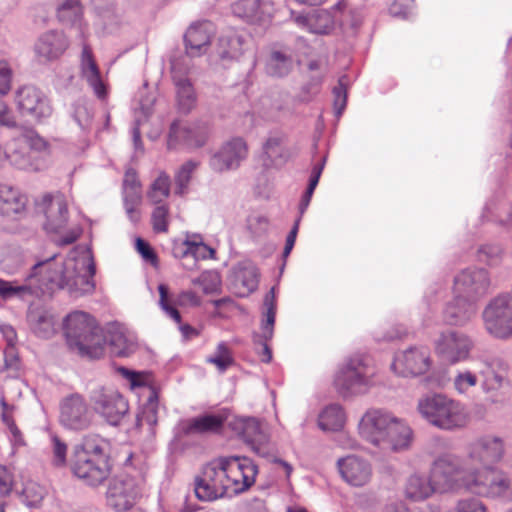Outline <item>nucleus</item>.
Returning a JSON list of instances; mask_svg holds the SVG:
<instances>
[{
  "label": "nucleus",
  "mask_w": 512,
  "mask_h": 512,
  "mask_svg": "<svg viewBox=\"0 0 512 512\" xmlns=\"http://www.w3.org/2000/svg\"><path fill=\"white\" fill-rule=\"evenodd\" d=\"M359 434L368 443L392 452L407 450L413 431L402 419L383 409H369L359 422Z\"/></svg>",
  "instance_id": "f257e3e1"
},
{
  "label": "nucleus",
  "mask_w": 512,
  "mask_h": 512,
  "mask_svg": "<svg viewBox=\"0 0 512 512\" xmlns=\"http://www.w3.org/2000/svg\"><path fill=\"white\" fill-rule=\"evenodd\" d=\"M106 441L96 434L83 437L73 448L70 467L74 476L84 484L97 487L111 474V466L105 455Z\"/></svg>",
  "instance_id": "f03ea898"
},
{
  "label": "nucleus",
  "mask_w": 512,
  "mask_h": 512,
  "mask_svg": "<svg viewBox=\"0 0 512 512\" xmlns=\"http://www.w3.org/2000/svg\"><path fill=\"white\" fill-rule=\"evenodd\" d=\"M64 334L69 349L80 357L95 360L104 356L105 334L90 314L83 311L68 314L64 320Z\"/></svg>",
  "instance_id": "7ed1b4c3"
},
{
  "label": "nucleus",
  "mask_w": 512,
  "mask_h": 512,
  "mask_svg": "<svg viewBox=\"0 0 512 512\" xmlns=\"http://www.w3.org/2000/svg\"><path fill=\"white\" fill-rule=\"evenodd\" d=\"M417 411L430 425L444 431L464 428L469 415L459 401L443 394L427 395L418 400Z\"/></svg>",
  "instance_id": "20e7f679"
},
{
  "label": "nucleus",
  "mask_w": 512,
  "mask_h": 512,
  "mask_svg": "<svg viewBox=\"0 0 512 512\" xmlns=\"http://www.w3.org/2000/svg\"><path fill=\"white\" fill-rule=\"evenodd\" d=\"M47 265H49V260L36 262L22 284L0 278V297L5 301L11 299L29 301L44 295H51L53 285L61 283L62 280L58 272H51L50 275H47Z\"/></svg>",
  "instance_id": "39448f33"
},
{
  "label": "nucleus",
  "mask_w": 512,
  "mask_h": 512,
  "mask_svg": "<svg viewBox=\"0 0 512 512\" xmlns=\"http://www.w3.org/2000/svg\"><path fill=\"white\" fill-rule=\"evenodd\" d=\"M474 467L468 459L452 453H444L434 459L430 477L437 491L445 493L459 488L468 490Z\"/></svg>",
  "instance_id": "423d86ee"
},
{
  "label": "nucleus",
  "mask_w": 512,
  "mask_h": 512,
  "mask_svg": "<svg viewBox=\"0 0 512 512\" xmlns=\"http://www.w3.org/2000/svg\"><path fill=\"white\" fill-rule=\"evenodd\" d=\"M56 254L51 255L46 260H49L47 265L46 274L50 275L51 272H58L61 276V283L53 285V291L68 287L70 292L75 296H81L94 291V275L96 272L95 263L92 257H86L80 260H68L64 267L53 262Z\"/></svg>",
  "instance_id": "0eeeda50"
},
{
  "label": "nucleus",
  "mask_w": 512,
  "mask_h": 512,
  "mask_svg": "<svg viewBox=\"0 0 512 512\" xmlns=\"http://www.w3.org/2000/svg\"><path fill=\"white\" fill-rule=\"evenodd\" d=\"M375 370L363 357H351L337 369L333 385L343 398L366 394L374 385Z\"/></svg>",
  "instance_id": "6e6552de"
},
{
  "label": "nucleus",
  "mask_w": 512,
  "mask_h": 512,
  "mask_svg": "<svg viewBox=\"0 0 512 512\" xmlns=\"http://www.w3.org/2000/svg\"><path fill=\"white\" fill-rule=\"evenodd\" d=\"M486 332L500 340L512 338V296L500 294L490 300L482 313Z\"/></svg>",
  "instance_id": "1a4fd4ad"
},
{
  "label": "nucleus",
  "mask_w": 512,
  "mask_h": 512,
  "mask_svg": "<svg viewBox=\"0 0 512 512\" xmlns=\"http://www.w3.org/2000/svg\"><path fill=\"white\" fill-rule=\"evenodd\" d=\"M471 493L487 498H512V482L508 475L491 467H474L468 488Z\"/></svg>",
  "instance_id": "9d476101"
},
{
  "label": "nucleus",
  "mask_w": 512,
  "mask_h": 512,
  "mask_svg": "<svg viewBox=\"0 0 512 512\" xmlns=\"http://www.w3.org/2000/svg\"><path fill=\"white\" fill-rule=\"evenodd\" d=\"M227 474L222 465V458L206 464L194 480V492L201 501H215L228 497Z\"/></svg>",
  "instance_id": "9b49d317"
},
{
  "label": "nucleus",
  "mask_w": 512,
  "mask_h": 512,
  "mask_svg": "<svg viewBox=\"0 0 512 512\" xmlns=\"http://www.w3.org/2000/svg\"><path fill=\"white\" fill-rule=\"evenodd\" d=\"M94 412L107 424L119 426L129 412L128 401L116 390L99 388L90 395Z\"/></svg>",
  "instance_id": "f8f14e48"
},
{
  "label": "nucleus",
  "mask_w": 512,
  "mask_h": 512,
  "mask_svg": "<svg viewBox=\"0 0 512 512\" xmlns=\"http://www.w3.org/2000/svg\"><path fill=\"white\" fill-rule=\"evenodd\" d=\"M222 465L227 474L228 497L242 493L254 484L258 469L248 457H222Z\"/></svg>",
  "instance_id": "ddd939ff"
},
{
  "label": "nucleus",
  "mask_w": 512,
  "mask_h": 512,
  "mask_svg": "<svg viewBox=\"0 0 512 512\" xmlns=\"http://www.w3.org/2000/svg\"><path fill=\"white\" fill-rule=\"evenodd\" d=\"M231 416L227 408L213 413H204L196 417L180 420L175 427V436L179 439L197 435L220 433Z\"/></svg>",
  "instance_id": "4468645a"
},
{
  "label": "nucleus",
  "mask_w": 512,
  "mask_h": 512,
  "mask_svg": "<svg viewBox=\"0 0 512 512\" xmlns=\"http://www.w3.org/2000/svg\"><path fill=\"white\" fill-rule=\"evenodd\" d=\"M18 112L25 117L41 121L51 116L52 106L45 93L34 85H23L15 91Z\"/></svg>",
  "instance_id": "2eb2a0df"
},
{
  "label": "nucleus",
  "mask_w": 512,
  "mask_h": 512,
  "mask_svg": "<svg viewBox=\"0 0 512 512\" xmlns=\"http://www.w3.org/2000/svg\"><path fill=\"white\" fill-rule=\"evenodd\" d=\"M489 272L484 268L463 269L454 278L453 293L462 295L475 303L484 297L490 289Z\"/></svg>",
  "instance_id": "dca6fc26"
},
{
  "label": "nucleus",
  "mask_w": 512,
  "mask_h": 512,
  "mask_svg": "<svg viewBox=\"0 0 512 512\" xmlns=\"http://www.w3.org/2000/svg\"><path fill=\"white\" fill-rule=\"evenodd\" d=\"M508 363L502 358H492L485 362V368L481 371V387L486 394V402L499 404L504 401L501 389L508 384Z\"/></svg>",
  "instance_id": "f3484780"
},
{
  "label": "nucleus",
  "mask_w": 512,
  "mask_h": 512,
  "mask_svg": "<svg viewBox=\"0 0 512 512\" xmlns=\"http://www.w3.org/2000/svg\"><path fill=\"white\" fill-rule=\"evenodd\" d=\"M93 415L83 396L71 394L60 403L59 421L69 430L82 431L91 425Z\"/></svg>",
  "instance_id": "a211bd4d"
},
{
  "label": "nucleus",
  "mask_w": 512,
  "mask_h": 512,
  "mask_svg": "<svg viewBox=\"0 0 512 512\" xmlns=\"http://www.w3.org/2000/svg\"><path fill=\"white\" fill-rule=\"evenodd\" d=\"M210 134L207 122L193 123L173 122L168 135V147L176 148L183 145L187 148H199L205 145Z\"/></svg>",
  "instance_id": "6ab92c4d"
},
{
  "label": "nucleus",
  "mask_w": 512,
  "mask_h": 512,
  "mask_svg": "<svg viewBox=\"0 0 512 512\" xmlns=\"http://www.w3.org/2000/svg\"><path fill=\"white\" fill-rule=\"evenodd\" d=\"M140 489L134 478L121 475L112 478L106 491L107 504L117 512L129 510L135 503Z\"/></svg>",
  "instance_id": "aec40b11"
},
{
  "label": "nucleus",
  "mask_w": 512,
  "mask_h": 512,
  "mask_svg": "<svg viewBox=\"0 0 512 512\" xmlns=\"http://www.w3.org/2000/svg\"><path fill=\"white\" fill-rule=\"evenodd\" d=\"M248 152L247 142L242 137H233L212 155L209 165L215 172L235 170L248 157Z\"/></svg>",
  "instance_id": "412c9836"
},
{
  "label": "nucleus",
  "mask_w": 512,
  "mask_h": 512,
  "mask_svg": "<svg viewBox=\"0 0 512 512\" xmlns=\"http://www.w3.org/2000/svg\"><path fill=\"white\" fill-rule=\"evenodd\" d=\"M503 455V440L498 436L484 435L469 444L467 459L471 465L479 464L488 468L499 462Z\"/></svg>",
  "instance_id": "4be33fe9"
},
{
  "label": "nucleus",
  "mask_w": 512,
  "mask_h": 512,
  "mask_svg": "<svg viewBox=\"0 0 512 512\" xmlns=\"http://www.w3.org/2000/svg\"><path fill=\"white\" fill-rule=\"evenodd\" d=\"M473 343L464 333L449 330L440 334L435 341V350L444 360L455 364L469 357Z\"/></svg>",
  "instance_id": "5701e85b"
},
{
  "label": "nucleus",
  "mask_w": 512,
  "mask_h": 512,
  "mask_svg": "<svg viewBox=\"0 0 512 512\" xmlns=\"http://www.w3.org/2000/svg\"><path fill=\"white\" fill-rule=\"evenodd\" d=\"M430 365V352L427 347H410L395 356L392 369L404 377L418 376L426 373Z\"/></svg>",
  "instance_id": "b1692460"
},
{
  "label": "nucleus",
  "mask_w": 512,
  "mask_h": 512,
  "mask_svg": "<svg viewBox=\"0 0 512 512\" xmlns=\"http://www.w3.org/2000/svg\"><path fill=\"white\" fill-rule=\"evenodd\" d=\"M264 306L266 308L265 319L261 324V333L254 334V344L258 346L257 353L262 362L269 363L272 359V351L268 345L274 334L276 316L275 288L272 287L265 295Z\"/></svg>",
  "instance_id": "393cba45"
},
{
  "label": "nucleus",
  "mask_w": 512,
  "mask_h": 512,
  "mask_svg": "<svg viewBox=\"0 0 512 512\" xmlns=\"http://www.w3.org/2000/svg\"><path fill=\"white\" fill-rule=\"evenodd\" d=\"M38 209L44 213L46 222L45 230L49 232H58L62 229L68 220V208L65 199L61 195L52 196L46 194L38 203Z\"/></svg>",
  "instance_id": "a878e982"
},
{
  "label": "nucleus",
  "mask_w": 512,
  "mask_h": 512,
  "mask_svg": "<svg viewBox=\"0 0 512 512\" xmlns=\"http://www.w3.org/2000/svg\"><path fill=\"white\" fill-rule=\"evenodd\" d=\"M69 47L65 34L50 30L39 36L34 44V52L40 61H54L61 57Z\"/></svg>",
  "instance_id": "bb28decb"
},
{
  "label": "nucleus",
  "mask_w": 512,
  "mask_h": 512,
  "mask_svg": "<svg viewBox=\"0 0 512 512\" xmlns=\"http://www.w3.org/2000/svg\"><path fill=\"white\" fill-rule=\"evenodd\" d=\"M214 33V25L209 21L193 23L184 35L188 55L196 57L206 53Z\"/></svg>",
  "instance_id": "cd10ccee"
},
{
  "label": "nucleus",
  "mask_w": 512,
  "mask_h": 512,
  "mask_svg": "<svg viewBox=\"0 0 512 512\" xmlns=\"http://www.w3.org/2000/svg\"><path fill=\"white\" fill-rule=\"evenodd\" d=\"M337 464L342 478L352 486H364L371 479V465L364 459L356 456H347L339 459Z\"/></svg>",
  "instance_id": "c85d7f7f"
},
{
  "label": "nucleus",
  "mask_w": 512,
  "mask_h": 512,
  "mask_svg": "<svg viewBox=\"0 0 512 512\" xmlns=\"http://www.w3.org/2000/svg\"><path fill=\"white\" fill-rule=\"evenodd\" d=\"M250 38L247 34L230 29L223 32L217 43V53L223 60H237L248 49Z\"/></svg>",
  "instance_id": "c756f323"
},
{
  "label": "nucleus",
  "mask_w": 512,
  "mask_h": 512,
  "mask_svg": "<svg viewBox=\"0 0 512 512\" xmlns=\"http://www.w3.org/2000/svg\"><path fill=\"white\" fill-rule=\"evenodd\" d=\"M290 157L286 146V136L280 132L268 135L262 144L261 160L267 168L284 165Z\"/></svg>",
  "instance_id": "7c9ffc66"
},
{
  "label": "nucleus",
  "mask_w": 512,
  "mask_h": 512,
  "mask_svg": "<svg viewBox=\"0 0 512 512\" xmlns=\"http://www.w3.org/2000/svg\"><path fill=\"white\" fill-rule=\"evenodd\" d=\"M477 313V303L462 295H455L447 303L443 311V320L446 324L462 326L468 323Z\"/></svg>",
  "instance_id": "2f4dec72"
},
{
  "label": "nucleus",
  "mask_w": 512,
  "mask_h": 512,
  "mask_svg": "<svg viewBox=\"0 0 512 512\" xmlns=\"http://www.w3.org/2000/svg\"><path fill=\"white\" fill-rule=\"evenodd\" d=\"M81 76L86 80L89 87L99 99H104L107 95L106 85L104 84L99 67L93 57L91 48L84 44L80 61Z\"/></svg>",
  "instance_id": "473e14b6"
},
{
  "label": "nucleus",
  "mask_w": 512,
  "mask_h": 512,
  "mask_svg": "<svg viewBox=\"0 0 512 512\" xmlns=\"http://www.w3.org/2000/svg\"><path fill=\"white\" fill-rule=\"evenodd\" d=\"M294 22L302 29L313 34H329L334 29L335 19L332 11L319 9L309 14L293 16Z\"/></svg>",
  "instance_id": "72a5a7b5"
},
{
  "label": "nucleus",
  "mask_w": 512,
  "mask_h": 512,
  "mask_svg": "<svg viewBox=\"0 0 512 512\" xmlns=\"http://www.w3.org/2000/svg\"><path fill=\"white\" fill-rule=\"evenodd\" d=\"M208 253L213 255L214 250L201 241L189 239L175 242L172 248L173 256L187 261V263H183V266L190 270L196 266L198 259H205Z\"/></svg>",
  "instance_id": "f704fd0d"
},
{
  "label": "nucleus",
  "mask_w": 512,
  "mask_h": 512,
  "mask_svg": "<svg viewBox=\"0 0 512 512\" xmlns=\"http://www.w3.org/2000/svg\"><path fill=\"white\" fill-rule=\"evenodd\" d=\"M105 338L114 356L129 357L137 350L135 337L119 325L110 326Z\"/></svg>",
  "instance_id": "c9c22d12"
},
{
  "label": "nucleus",
  "mask_w": 512,
  "mask_h": 512,
  "mask_svg": "<svg viewBox=\"0 0 512 512\" xmlns=\"http://www.w3.org/2000/svg\"><path fill=\"white\" fill-rule=\"evenodd\" d=\"M172 80L176 89V100L182 113H189L196 105V93L190 79L175 66L172 67Z\"/></svg>",
  "instance_id": "e433bc0d"
},
{
  "label": "nucleus",
  "mask_w": 512,
  "mask_h": 512,
  "mask_svg": "<svg viewBox=\"0 0 512 512\" xmlns=\"http://www.w3.org/2000/svg\"><path fill=\"white\" fill-rule=\"evenodd\" d=\"M228 426L249 444H261L266 440L260 423L253 417H233L227 421Z\"/></svg>",
  "instance_id": "4c0bfd02"
},
{
  "label": "nucleus",
  "mask_w": 512,
  "mask_h": 512,
  "mask_svg": "<svg viewBox=\"0 0 512 512\" xmlns=\"http://www.w3.org/2000/svg\"><path fill=\"white\" fill-rule=\"evenodd\" d=\"M434 492H438L436 485L429 479L420 474H412L406 482L405 495L413 501H420L430 497Z\"/></svg>",
  "instance_id": "58836bf2"
},
{
  "label": "nucleus",
  "mask_w": 512,
  "mask_h": 512,
  "mask_svg": "<svg viewBox=\"0 0 512 512\" xmlns=\"http://www.w3.org/2000/svg\"><path fill=\"white\" fill-rule=\"evenodd\" d=\"M26 205V197L17 189L7 186H0V213L11 215L20 213Z\"/></svg>",
  "instance_id": "ea45409f"
},
{
  "label": "nucleus",
  "mask_w": 512,
  "mask_h": 512,
  "mask_svg": "<svg viewBox=\"0 0 512 512\" xmlns=\"http://www.w3.org/2000/svg\"><path fill=\"white\" fill-rule=\"evenodd\" d=\"M335 22L352 28L358 27L363 19L362 10L354 7L349 0H339L331 7Z\"/></svg>",
  "instance_id": "a19ab883"
},
{
  "label": "nucleus",
  "mask_w": 512,
  "mask_h": 512,
  "mask_svg": "<svg viewBox=\"0 0 512 512\" xmlns=\"http://www.w3.org/2000/svg\"><path fill=\"white\" fill-rule=\"evenodd\" d=\"M293 68V59L290 54L273 50L266 60L265 71L269 76L282 78L287 76Z\"/></svg>",
  "instance_id": "79ce46f5"
},
{
  "label": "nucleus",
  "mask_w": 512,
  "mask_h": 512,
  "mask_svg": "<svg viewBox=\"0 0 512 512\" xmlns=\"http://www.w3.org/2000/svg\"><path fill=\"white\" fill-rule=\"evenodd\" d=\"M258 269L254 265L240 266L235 271L234 285L239 288V295L246 296L258 287Z\"/></svg>",
  "instance_id": "37998d69"
},
{
  "label": "nucleus",
  "mask_w": 512,
  "mask_h": 512,
  "mask_svg": "<svg viewBox=\"0 0 512 512\" xmlns=\"http://www.w3.org/2000/svg\"><path fill=\"white\" fill-rule=\"evenodd\" d=\"M345 423V412L339 404H331L323 409L318 425L324 431H338Z\"/></svg>",
  "instance_id": "c03bdc74"
},
{
  "label": "nucleus",
  "mask_w": 512,
  "mask_h": 512,
  "mask_svg": "<svg viewBox=\"0 0 512 512\" xmlns=\"http://www.w3.org/2000/svg\"><path fill=\"white\" fill-rule=\"evenodd\" d=\"M170 186L171 180L169 175L163 171L160 172L147 191V199L153 205L164 203L170 195Z\"/></svg>",
  "instance_id": "a18cd8bd"
},
{
  "label": "nucleus",
  "mask_w": 512,
  "mask_h": 512,
  "mask_svg": "<svg viewBox=\"0 0 512 512\" xmlns=\"http://www.w3.org/2000/svg\"><path fill=\"white\" fill-rule=\"evenodd\" d=\"M263 3L261 0H238L232 5V12L235 16L248 22L260 19Z\"/></svg>",
  "instance_id": "49530a36"
},
{
  "label": "nucleus",
  "mask_w": 512,
  "mask_h": 512,
  "mask_svg": "<svg viewBox=\"0 0 512 512\" xmlns=\"http://www.w3.org/2000/svg\"><path fill=\"white\" fill-rule=\"evenodd\" d=\"M29 321L31 324V328L33 332L41 338H49L55 332V322L52 315L41 312V313H32L29 316Z\"/></svg>",
  "instance_id": "de8ad7c7"
},
{
  "label": "nucleus",
  "mask_w": 512,
  "mask_h": 512,
  "mask_svg": "<svg viewBox=\"0 0 512 512\" xmlns=\"http://www.w3.org/2000/svg\"><path fill=\"white\" fill-rule=\"evenodd\" d=\"M199 163L193 160L185 162L175 174V193L184 195L188 191V186L192 178L193 172L198 167Z\"/></svg>",
  "instance_id": "09e8293b"
},
{
  "label": "nucleus",
  "mask_w": 512,
  "mask_h": 512,
  "mask_svg": "<svg viewBox=\"0 0 512 512\" xmlns=\"http://www.w3.org/2000/svg\"><path fill=\"white\" fill-rule=\"evenodd\" d=\"M504 255V249L500 244H484L477 250L479 261L489 266H497L501 263Z\"/></svg>",
  "instance_id": "8fccbe9b"
},
{
  "label": "nucleus",
  "mask_w": 512,
  "mask_h": 512,
  "mask_svg": "<svg viewBox=\"0 0 512 512\" xmlns=\"http://www.w3.org/2000/svg\"><path fill=\"white\" fill-rule=\"evenodd\" d=\"M477 383V375L470 370H458L453 378V387L458 394H467Z\"/></svg>",
  "instance_id": "3c124183"
},
{
  "label": "nucleus",
  "mask_w": 512,
  "mask_h": 512,
  "mask_svg": "<svg viewBox=\"0 0 512 512\" xmlns=\"http://www.w3.org/2000/svg\"><path fill=\"white\" fill-rule=\"evenodd\" d=\"M93 109L85 101H78L74 105L73 118L82 130H89L92 126Z\"/></svg>",
  "instance_id": "603ef678"
},
{
  "label": "nucleus",
  "mask_w": 512,
  "mask_h": 512,
  "mask_svg": "<svg viewBox=\"0 0 512 512\" xmlns=\"http://www.w3.org/2000/svg\"><path fill=\"white\" fill-rule=\"evenodd\" d=\"M193 283L200 285L205 294H215L221 290V278L216 272H204Z\"/></svg>",
  "instance_id": "864d4df0"
},
{
  "label": "nucleus",
  "mask_w": 512,
  "mask_h": 512,
  "mask_svg": "<svg viewBox=\"0 0 512 512\" xmlns=\"http://www.w3.org/2000/svg\"><path fill=\"white\" fill-rule=\"evenodd\" d=\"M154 231L159 233L167 232L169 224V207L166 203L155 205L151 215Z\"/></svg>",
  "instance_id": "5fc2aeb1"
},
{
  "label": "nucleus",
  "mask_w": 512,
  "mask_h": 512,
  "mask_svg": "<svg viewBox=\"0 0 512 512\" xmlns=\"http://www.w3.org/2000/svg\"><path fill=\"white\" fill-rule=\"evenodd\" d=\"M207 361L214 364L219 371L224 372L233 363L231 352L224 342L218 344L215 354L210 356Z\"/></svg>",
  "instance_id": "6e6d98bb"
},
{
  "label": "nucleus",
  "mask_w": 512,
  "mask_h": 512,
  "mask_svg": "<svg viewBox=\"0 0 512 512\" xmlns=\"http://www.w3.org/2000/svg\"><path fill=\"white\" fill-rule=\"evenodd\" d=\"M158 291L160 295L159 305L165 313L172 318L175 322H181V315L179 311L174 306V303L169 299V288L165 284H160L158 286Z\"/></svg>",
  "instance_id": "4d7b16f0"
},
{
  "label": "nucleus",
  "mask_w": 512,
  "mask_h": 512,
  "mask_svg": "<svg viewBox=\"0 0 512 512\" xmlns=\"http://www.w3.org/2000/svg\"><path fill=\"white\" fill-rule=\"evenodd\" d=\"M348 77L343 75L338 80V85L333 88L334 108L337 115L342 114L347 102Z\"/></svg>",
  "instance_id": "13d9d810"
},
{
  "label": "nucleus",
  "mask_w": 512,
  "mask_h": 512,
  "mask_svg": "<svg viewBox=\"0 0 512 512\" xmlns=\"http://www.w3.org/2000/svg\"><path fill=\"white\" fill-rule=\"evenodd\" d=\"M52 462L56 467H63L67 463V445L57 435L51 437Z\"/></svg>",
  "instance_id": "bf43d9fd"
},
{
  "label": "nucleus",
  "mask_w": 512,
  "mask_h": 512,
  "mask_svg": "<svg viewBox=\"0 0 512 512\" xmlns=\"http://www.w3.org/2000/svg\"><path fill=\"white\" fill-rule=\"evenodd\" d=\"M14 144H25L36 151H42L47 146L46 141L41 136H39L34 130L26 131L19 138L14 140Z\"/></svg>",
  "instance_id": "052dcab7"
},
{
  "label": "nucleus",
  "mask_w": 512,
  "mask_h": 512,
  "mask_svg": "<svg viewBox=\"0 0 512 512\" xmlns=\"http://www.w3.org/2000/svg\"><path fill=\"white\" fill-rule=\"evenodd\" d=\"M413 8V0H396L390 5L389 13L393 17L406 19L412 14Z\"/></svg>",
  "instance_id": "680f3d73"
},
{
  "label": "nucleus",
  "mask_w": 512,
  "mask_h": 512,
  "mask_svg": "<svg viewBox=\"0 0 512 512\" xmlns=\"http://www.w3.org/2000/svg\"><path fill=\"white\" fill-rule=\"evenodd\" d=\"M136 250L146 262L150 263L154 267L158 265V257L153 248L151 247V245L147 241L141 238H137Z\"/></svg>",
  "instance_id": "e2e57ef3"
},
{
  "label": "nucleus",
  "mask_w": 512,
  "mask_h": 512,
  "mask_svg": "<svg viewBox=\"0 0 512 512\" xmlns=\"http://www.w3.org/2000/svg\"><path fill=\"white\" fill-rule=\"evenodd\" d=\"M14 486L12 472L4 465H0V494L8 496Z\"/></svg>",
  "instance_id": "0e129e2a"
},
{
  "label": "nucleus",
  "mask_w": 512,
  "mask_h": 512,
  "mask_svg": "<svg viewBox=\"0 0 512 512\" xmlns=\"http://www.w3.org/2000/svg\"><path fill=\"white\" fill-rule=\"evenodd\" d=\"M458 512H487L486 506L476 498L460 500L457 504Z\"/></svg>",
  "instance_id": "69168bd1"
},
{
  "label": "nucleus",
  "mask_w": 512,
  "mask_h": 512,
  "mask_svg": "<svg viewBox=\"0 0 512 512\" xmlns=\"http://www.w3.org/2000/svg\"><path fill=\"white\" fill-rule=\"evenodd\" d=\"M12 71L6 61H0V94L6 95L11 88Z\"/></svg>",
  "instance_id": "338daca9"
},
{
  "label": "nucleus",
  "mask_w": 512,
  "mask_h": 512,
  "mask_svg": "<svg viewBox=\"0 0 512 512\" xmlns=\"http://www.w3.org/2000/svg\"><path fill=\"white\" fill-rule=\"evenodd\" d=\"M0 126L15 128L17 121L6 102L0 99Z\"/></svg>",
  "instance_id": "774afa93"
}]
</instances>
